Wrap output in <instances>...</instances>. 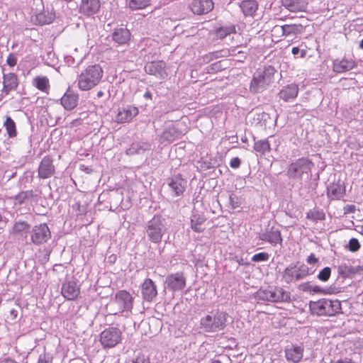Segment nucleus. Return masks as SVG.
<instances>
[{
	"mask_svg": "<svg viewBox=\"0 0 363 363\" xmlns=\"http://www.w3.org/2000/svg\"><path fill=\"white\" fill-rule=\"evenodd\" d=\"M104 71L99 65H89L78 77L77 84L79 89L89 91L99 84Z\"/></svg>",
	"mask_w": 363,
	"mask_h": 363,
	"instance_id": "1",
	"label": "nucleus"
},
{
	"mask_svg": "<svg viewBox=\"0 0 363 363\" xmlns=\"http://www.w3.org/2000/svg\"><path fill=\"white\" fill-rule=\"evenodd\" d=\"M309 307L313 314L319 316H333L342 313L341 302L337 299L321 298L311 301Z\"/></svg>",
	"mask_w": 363,
	"mask_h": 363,
	"instance_id": "2",
	"label": "nucleus"
},
{
	"mask_svg": "<svg viewBox=\"0 0 363 363\" xmlns=\"http://www.w3.org/2000/svg\"><path fill=\"white\" fill-rule=\"evenodd\" d=\"M276 72L273 66L268 65L264 67L263 71L256 73L250 82V91L258 93L266 89L274 82Z\"/></svg>",
	"mask_w": 363,
	"mask_h": 363,
	"instance_id": "3",
	"label": "nucleus"
},
{
	"mask_svg": "<svg viewBox=\"0 0 363 363\" xmlns=\"http://www.w3.org/2000/svg\"><path fill=\"white\" fill-rule=\"evenodd\" d=\"M226 321V313L218 312L213 316L207 315L202 318L200 321V326L205 332L213 333L224 329Z\"/></svg>",
	"mask_w": 363,
	"mask_h": 363,
	"instance_id": "4",
	"label": "nucleus"
},
{
	"mask_svg": "<svg viewBox=\"0 0 363 363\" xmlns=\"http://www.w3.org/2000/svg\"><path fill=\"white\" fill-rule=\"evenodd\" d=\"M258 295L262 300L272 302H290V293L281 287H268L258 291Z\"/></svg>",
	"mask_w": 363,
	"mask_h": 363,
	"instance_id": "5",
	"label": "nucleus"
},
{
	"mask_svg": "<svg viewBox=\"0 0 363 363\" xmlns=\"http://www.w3.org/2000/svg\"><path fill=\"white\" fill-rule=\"evenodd\" d=\"M313 166L314 164L311 160L301 157L289 164L287 174L293 179H301L304 174H308Z\"/></svg>",
	"mask_w": 363,
	"mask_h": 363,
	"instance_id": "6",
	"label": "nucleus"
},
{
	"mask_svg": "<svg viewBox=\"0 0 363 363\" xmlns=\"http://www.w3.org/2000/svg\"><path fill=\"white\" fill-rule=\"evenodd\" d=\"M133 301L134 298L129 291L124 289L118 291L113 299V304L116 306L114 314L131 311Z\"/></svg>",
	"mask_w": 363,
	"mask_h": 363,
	"instance_id": "7",
	"label": "nucleus"
},
{
	"mask_svg": "<svg viewBox=\"0 0 363 363\" xmlns=\"http://www.w3.org/2000/svg\"><path fill=\"white\" fill-rule=\"evenodd\" d=\"M146 231L147 237L152 242L160 243L162 241L165 228L160 216H154L148 221Z\"/></svg>",
	"mask_w": 363,
	"mask_h": 363,
	"instance_id": "8",
	"label": "nucleus"
},
{
	"mask_svg": "<svg viewBox=\"0 0 363 363\" xmlns=\"http://www.w3.org/2000/svg\"><path fill=\"white\" fill-rule=\"evenodd\" d=\"M122 340L121 330L116 327H109L104 330L99 335V341L105 349L113 348Z\"/></svg>",
	"mask_w": 363,
	"mask_h": 363,
	"instance_id": "9",
	"label": "nucleus"
},
{
	"mask_svg": "<svg viewBox=\"0 0 363 363\" xmlns=\"http://www.w3.org/2000/svg\"><path fill=\"white\" fill-rule=\"evenodd\" d=\"M165 287L171 292L182 291L186 286V277L183 272H177L167 276Z\"/></svg>",
	"mask_w": 363,
	"mask_h": 363,
	"instance_id": "10",
	"label": "nucleus"
},
{
	"mask_svg": "<svg viewBox=\"0 0 363 363\" xmlns=\"http://www.w3.org/2000/svg\"><path fill=\"white\" fill-rule=\"evenodd\" d=\"M51 238V232L46 223L35 225L30 231V240L35 245H42Z\"/></svg>",
	"mask_w": 363,
	"mask_h": 363,
	"instance_id": "11",
	"label": "nucleus"
},
{
	"mask_svg": "<svg viewBox=\"0 0 363 363\" xmlns=\"http://www.w3.org/2000/svg\"><path fill=\"white\" fill-rule=\"evenodd\" d=\"M308 274L309 270L307 266L301 265L297 267L295 265H291L284 269L282 274V279L286 283L289 284L294 279L299 280L303 279Z\"/></svg>",
	"mask_w": 363,
	"mask_h": 363,
	"instance_id": "12",
	"label": "nucleus"
},
{
	"mask_svg": "<svg viewBox=\"0 0 363 363\" xmlns=\"http://www.w3.org/2000/svg\"><path fill=\"white\" fill-rule=\"evenodd\" d=\"M19 85V79L14 72L3 74L2 89L0 101L5 96H9L11 92L17 90Z\"/></svg>",
	"mask_w": 363,
	"mask_h": 363,
	"instance_id": "13",
	"label": "nucleus"
},
{
	"mask_svg": "<svg viewBox=\"0 0 363 363\" xmlns=\"http://www.w3.org/2000/svg\"><path fill=\"white\" fill-rule=\"evenodd\" d=\"M81 294L80 285L74 279L65 281L61 287L62 296L68 301L77 300Z\"/></svg>",
	"mask_w": 363,
	"mask_h": 363,
	"instance_id": "14",
	"label": "nucleus"
},
{
	"mask_svg": "<svg viewBox=\"0 0 363 363\" xmlns=\"http://www.w3.org/2000/svg\"><path fill=\"white\" fill-rule=\"evenodd\" d=\"M38 173V177L42 179L50 178L55 174V167L50 156L47 155L42 159L39 164Z\"/></svg>",
	"mask_w": 363,
	"mask_h": 363,
	"instance_id": "15",
	"label": "nucleus"
},
{
	"mask_svg": "<svg viewBox=\"0 0 363 363\" xmlns=\"http://www.w3.org/2000/svg\"><path fill=\"white\" fill-rule=\"evenodd\" d=\"M143 298L147 302H151L157 296V289L155 283L150 278L144 280L141 285Z\"/></svg>",
	"mask_w": 363,
	"mask_h": 363,
	"instance_id": "16",
	"label": "nucleus"
},
{
	"mask_svg": "<svg viewBox=\"0 0 363 363\" xmlns=\"http://www.w3.org/2000/svg\"><path fill=\"white\" fill-rule=\"evenodd\" d=\"M214 3L212 0H193L189 5L191 11L197 15H202L211 11Z\"/></svg>",
	"mask_w": 363,
	"mask_h": 363,
	"instance_id": "17",
	"label": "nucleus"
},
{
	"mask_svg": "<svg viewBox=\"0 0 363 363\" xmlns=\"http://www.w3.org/2000/svg\"><path fill=\"white\" fill-rule=\"evenodd\" d=\"M100 7V0H81L79 12L84 16H90L96 13Z\"/></svg>",
	"mask_w": 363,
	"mask_h": 363,
	"instance_id": "18",
	"label": "nucleus"
},
{
	"mask_svg": "<svg viewBox=\"0 0 363 363\" xmlns=\"http://www.w3.org/2000/svg\"><path fill=\"white\" fill-rule=\"evenodd\" d=\"M139 113V110L135 106H128L119 109L116 117L115 121L118 123H129L132 119Z\"/></svg>",
	"mask_w": 363,
	"mask_h": 363,
	"instance_id": "19",
	"label": "nucleus"
},
{
	"mask_svg": "<svg viewBox=\"0 0 363 363\" xmlns=\"http://www.w3.org/2000/svg\"><path fill=\"white\" fill-rule=\"evenodd\" d=\"M304 348L301 345H291L285 348L286 360L291 363H298L303 357Z\"/></svg>",
	"mask_w": 363,
	"mask_h": 363,
	"instance_id": "20",
	"label": "nucleus"
},
{
	"mask_svg": "<svg viewBox=\"0 0 363 363\" xmlns=\"http://www.w3.org/2000/svg\"><path fill=\"white\" fill-rule=\"evenodd\" d=\"M345 186L340 180L330 184L327 187V196L331 200L340 199L345 196Z\"/></svg>",
	"mask_w": 363,
	"mask_h": 363,
	"instance_id": "21",
	"label": "nucleus"
},
{
	"mask_svg": "<svg viewBox=\"0 0 363 363\" xmlns=\"http://www.w3.org/2000/svg\"><path fill=\"white\" fill-rule=\"evenodd\" d=\"M261 239L273 245H276L277 244L281 245L283 242L281 231L274 227H272L269 230L264 233L261 235Z\"/></svg>",
	"mask_w": 363,
	"mask_h": 363,
	"instance_id": "22",
	"label": "nucleus"
},
{
	"mask_svg": "<svg viewBox=\"0 0 363 363\" xmlns=\"http://www.w3.org/2000/svg\"><path fill=\"white\" fill-rule=\"evenodd\" d=\"M303 27L301 24H286L279 26H274L272 32L281 33L282 35L289 36L297 35L303 31Z\"/></svg>",
	"mask_w": 363,
	"mask_h": 363,
	"instance_id": "23",
	"label": "nucleus"
},
{
	"mask_svg": "<svg viewBox=\"0 0 363 363\" xmlns=\"http://www.w3.org/2000/svg\"><path fill=\"white\" fill-rule=\"evenodd\" d=\"M357 65L352 59L343 58L341 60H336L333 63V69L337 73H343L352 69Z\"/></svg>",
	"mask_w": 363,
	"mask_h": 363,
	"instance_id": "24",
	"label": "nucleus"
},
{
	"mask_svg": "<svg viewBox=\"0 0 363 363\" xmlns=\"http://www.w3.org/2000/svg\"><path fill=\"white\" fill-rule=\"evenodd\" d=\"M298 86L296 84H288L282 88L279 93V96L284 101H289L296 98L298 94Z\"/></svg>",
	"mask_w": 363,
	"mask_h": 363,
	"instance_id": "25",
	"label": "nucleus"
},
{
	"mask_svg": "<svg viewBox=\"0 0 363 363\" xmlns=\"http://www.w3.org/2000/svg\"><path fill=\"white\" fill-rule=\"evenodd\" d=\"M186 182L180 174L171 179L168 185L174 191V196H179L184 194Z\"/></svg>",
	"mask_w": 363,
	"mask_h": 363,
	"instance_id": "26",
	"label": "nucleus"
},
{
	"mask_svg": "<svg viewBox=\"0 0 363 363\" xmlns=\"http://www.w3.org/2000/svg\"><path fill=\"white\" fill-rule=\"evenodd\" d=\"M78 104V95L67 91L61 98V104L67 110L74 109Z\"/></svg>",
	"mask_w": 363,
	"mask_h": 363,
	"instance_id": "27",
	"label": "nucleus"
},
{
	"mask_svg": "<svg viewBox=\"0 0 363 363\" xmlns=\"http://www.w3.org/2000/svg\"><path fill=\"white\" fill-rule=\"evenodd\" d=\"M281 4L291 12L305 11L306 3L304 0H281Z\"/></svg>",
	"mask_w": 363,
	"mask_h": 363,
	"instance_id": "28",
	"label": "nucleus"
},
{
	"mask_svg": "<svg viewBox=\"0 0 363 363\" xmlns=\"http://www.w3.org/2000/svg\"><path fill=\"white\" fill-rule=\"evenodd\" d=\"M130 38L129 30L124 28H116L112 34L113 40L118 45L127 43Z\"/></svg>",
	"mask_w": 363,
	"mask_h": 363,
	"instance_id": "29",
	"label": "nucleus"
},
{
	"mask_svg": "<svg viewBox=\"0 0 363 363\" xmlns=\"http://www.w3.org/2000/svg\"><path fill=\"white\" fill-rule=\"evenodd\" d=\"M240 8L245 16H253L258 9V4L255 0H244Z\"/></svg>",
	"mask_w": 363,
	"mask_h": 363,
	"instance_id": "30",
	"label": "nucleus"
},
{
	"mask_svg": "<svg viewBox=\"0 0 363 363\" xmlns=\"http://www.w3.org/2000/svg\"><path fill=\"white\" fill-rule=\"evenodd\" d=\"M206 218L203 214L194 213L191 218V228L196 233H202L204 230L203 225Z\"/></svg>",
	"mask_w": 363,
	"mask_h": 363,
	"instance_id": "31",
	"label": "nucleus"
},
{
	"mask_svg": "<svg viewBox=\"0 0 363 363\" xmlns=\"http://www.w3.org/2000/svg\"><path fill=\"white\" fill-rule=\"evenodd\" d=\"M32 84L36 89L45 93H48L50 89V81L45 76L35 77L33 79Z\"/></svg>",
	"mask_w": 363,
	"mask_h": 363,
	"instance_id": "32",
	"label": "nucleus"
},
{
	"mask_svg": "<svg viewBox=\"0 0 363 363\" xmlns=\"http://www.w3.org/2000/svg\"><path fill=\"white\" fill-rule=\"evenodd\" d=\"M253 149L261 155H264L271 151V144L267 139L255 141Z\"/></svg>",
	"mask_w": 363,
	"mask_h": 363,
	"instance_id": "33",
	"label": "nucleus"
},
{
	"mask_svg": "<svg viewBox=\"0 0 363 363\" xmlns=\"http://www.w3.org/2000/svg\"><path fill=\"white\" fill-rule=\"evenodd\" d=\"M30 228V224L26 221L16 222L13 226L12 233L14 235L26 237Z\"/></svg>",
	"mask_w": 363,
	"mask_h": 363,
	"instance_id": "34",
	"label": "nucleus"
},
{
	"mask_svg": "<svg viewBox=\"0 0 363 363\" xmlns=\"http://www.w3.org/2000/svg\"><path fill=\"white\" fill-rule=\"evenodd\" d=\"M3 125L9 138H14L17 136L18 131L16 122L10 116L6 117Z\"/></svg>",
	"mask_w": 363,
	"mask_h": 363,
	"instance_id": "35",
	"label": "nucleus"
},
{
	"mask_svg": "<svg viewBox=\"0 0 363 363\" xmlns=\"http://www.w3.org/2000/svg\"><path fill=\"white\" fill-rule=\"evenodd\" d=\"M337 272L341 277L347 278L354 275L357 269L352 267L349 262H345L338 266Z\"/></svg>",
	"mask_w": 363,
	"mask_h": 363,
	"instance_id": "36",
	"label": "nucleus"
},
{
	"mask_svg": "<svg viewBox=\"0 0 363 363\" xmlns=\"http://www.w3.org/2000/svg\"><path fill=\"white\" fill-rule=\"evenodd\" d=\"M306 218L314 222L324 220L325 219V214L323 210L313 209L306 213Z\"/></svg>",
	"mask_w": 363,
	"mask_h": 363,
	"instance_id": "37",
	"label": "nucleus"
},
{
	"mask_svg": "<svg viewBox=\"0 0 363 363\" xmlns=\"http://www.w3.org/2000/svg\"><path fill=\"white\" fill-rule=\"evenodd\" d=\"M236 32L235 28L234 26H226V27H220L216 30V34L217 38L220 39H223L227 35L235 33Z\"/></svg>",
	"mask_w": 363,
	"mask_h": 363,
	"instance_id": "38",
	"label": "nucleus"
},
{
	"mask_svg": "<svg viewBox=\"0 0 363 363\" xmlns=\"http://www.w3.org/2000/svg\"><path fill=\"white\" fill-rule=\"evenodd\" d=\"M34 196L33 190L22 191L15 196V201L18 204H22Z\"/></svg>",
	"mask_w": 363,
	"mask_h": 363,
	"instance_id": "39",
	"label": "nucleus"
},
{
	"mask_svg": "<svg viewBox=\"0 0 363 363\" xmlns=\"http://www.w3.org/2000/svg\"><path fill=\"white\" fill-rule=\"evenodd\" d=\"M161 138L169 143H172L177 138V130L174 128H169L162 133Z\"/></svg>",
	"mask_w": 363,
	"mask_h": 363,
	"instance_id": "40",
	"label": "nucleus"
},
{
	"mask_svg": "<svg viewBox=\"0 0 363 363\" xmlns=\"http://www.w3.org/2000/svg\"><path fill=\"white\" fill-rule=\"evenodd\" d=\"M150 5V0H130L129 6L132 9L138 10L146 8Z\"/></svg>",
	"mask_w": 363,
	"mask_h": 363,
	"instance_id": "41",
	"label": "nucleus"
},
{
	"mask_svg": "<svg viewBox=\"0 0 363 363\" xmlns=\"http://www.w3.org/2000/svg\"><path fill=\"white\" fill-rule=\"evenodd\" d=\"M305 290L313 294H327L328 293L327 289H325L318 285H308Z\"/></svg>",
	"mask_w": 363,
	"mask_h": 363,
	"instance_id": "42",
	"label": "nucleus"
},
{
	"mask_svg": "<svg viewBox=\"0 0 363 363\" xmlns=\"http://www.w3.org/2000/svg\"><path fill=\"white\" fill-rule=\"evenodd\" d=\"M331 274V270L330 267L323 268L318 274V278L322 281H326L329 279Z\"/></svg>",
	"mask_w": 363,
	"mask_h": 363,
	"instance_id": "43",
	"label": "nucleus"
},
{
	"mask_svg": "<svg viewBox=\"0 0 363 363\" xmlns=\"http://www.w3.org/2000/svg\"><path fill=\"white\" fill-rule=\"evenodd\" d=\"M269 258V255L267 252H262L255 254L252 257V261L255 262L267 261Z\"/></svg>",
	"mask_w": 363,
	"mask_h": 363,
	"instance_id": "44",
	"label": "nucleus"
},
{
	"mask_svg": "<svg viewBox=\"0 0 363 363\" xmlns=\"http://www.w3.org/2000/svg\"><path fill=\"white\" fill-rule=\"evenodd\" d=\"M360 248V245L357 239L351 238L349 241V250L351 252H357Z\"/></svg>",
	"mask_w": 363,
	"mask_h": 363,
	"instance_id": "45",
	"label": "nucleus"
},
{
	"mask_svg": "<svg viewBox=\"0 0 363 363\" xmlns=\"http://www.w3.org/2000/svg\"><path fill=\"white\" fill-rule=\"evenodd\" d=\"M17 57L14 53H9L6 58V64L10 67H13L17 64Z\"/></svg>",
	"mask_w": 363,
	"mask_h": 363,
	"instance_id": "46",
	"label": "nucleus"
},
{
	"mask_svg": "<svg viewBox=\"0 0 363 363\" xmlns=\"http://www.w3.org/2000/svg\"><path fill=\"white\" fill-rule=\"evenodd\" d=\"M134 363H150V361L148 357L144 354H140L135 358Z\"/></svg>",
	"mask_w": 363,
	"mask_h": 363,
	"instance_id": "47",
	"label": "nucleus"
},
{
	"mask_svg": "<svg viewBox=\"0 0 363 363\" xmlns=\"http://www.w3.org/2000/svg\"><path fill=\"white\" fill-rule=\"evenodd\" d=\"M241 164V160L238 157H233L230 161V166L233 169L240 167Z\"/></svg>",
	"mask_w": 363,
	"mask_h": 363,
	"instance_id": "48",
	"label": "nucleus"
},
{
	"mask_svg": "<svg viewBox=\"0 0 363 363\" xmlns=\"http://www.w3.org/2000/svg\"><path fill=\"white\" fill-rule=\"evenodd\" d=\"M223 69L222 67V65H221V61H218L215 63H213L211 66H210V69H208L209 70H211V71H213V72H218V71H220Z\"/></svg>",
	"mask_w": 363,
	"mask_h": 363,
	"instance_id": "49",
	"label": "nucleus"
},
{
	"mask_svg": "<svg viewBox=\"0 0 363 363\" xmlns=\"http://www.w3.org/2000/svg\"><path fill=\"white\" fill-rule=\"evenodd\" d=\"M307 262L310 264H315L318 262V259L315 257V254L311 253L306 259Z\"/></svg>",
	"mask_w": 363,
	"mask_h": 363,
	"instance_id": "50",
	"label": "nucleus"
},
{
	"mask_svg": "<svg viewBox=\"0 0 363 363\" xmlns=\"http://www.w3.org/2000/svg\"><path fill=\"white\" fill-rule=\"evenodd\" d=\"M38 363H52V360L45 354H44L40 357Z\"/></svg>",
	"mask_w": 363,
	"mask_h": 363,
	"instance_id": "51",
	"label": "nucleus"
},
{
	"mask_svg": "<svg viewBox=\"0 0 363 363\" xmlns=\"http://www.w3.org/2000/svg\"><path fill=\"white\" fill-rule=\"evenodd\" d=\"M0 363H17L14 359L7 357L0 359Z\"/></svg>",
	"mask_w": 363,
	"mask_h": 363,
	"instance_id": "52",
	"label": "nucleus"
},
{
	"mask_svg": "<svg viewBox=\"0 0 363 363\" xmlns=\"http://www.w3.org/2000/svg\"><path fill=\"white\" fill-rule=\"evenodd\" d=\"M144 98L146 99H148V100H152V93L150 91H147L144 94Z\"/></svg>",
	"mask_w": 363,
	"mask_h": 363,
	"instance_id": "53",
	"label": "nucleus"
},
{
	"mask_svg": "<svg viewBox=\"0 0 363 363\" xmlns=\"http://www.w3.org/2000/svg\"><path fill=\"white\" fill-rule=\"evenodd\" d=\"M300 52V49L298 47H294L291 50V52L293 55H296L298 54Z\"/></svg>",
	"mask_w": 363,
	"mask_h": 363,
	"instance_id": "54",
	"label": "nucleus"
},
{
	"mask_svg": "<svg viewBox=\"0 0 363 363\" xmlns=\"http://www.w3.org/2000/svg\"><path fill=\"white\" fill-rule=\"evenodd\" d=\"M300 57L303 58L306 57L307 54V51L306 50H300Z\"/></svg>",
	"mask_w": 363,
	"mask_h": 363,
	"instance_id": "55",
	"label": "nucleus"
},
{
	"mask_svg": "<svg viewBox=\"0 0 363 363\" xmlns=\"http://www.w3.org/2000/svg\"><path fill=\"white\" fill-rule=\"evenodd\" d=\"M207 57H209L210 60H212L213 57H217L216 53H210Z\"/></svg>",
	"mask_w": 363,
	"mask_h": 363,
	"instance_id": "56",
	"label": "nucleus"
},
{
	"mask_svg": "<svg viewBox=\"0 0 363 363\" xmlns=\"http://www.w3.org/2000/svg\"><path fill=\"white\" fill-rule=\"evenodd\" d=\"M98 98H100L104 96V92L102 91H99L96 94Z\"/></svg>",
	"mask_w": 363,
	"mask_h": 363,
	"instance_id": "57",
	"label": "nucleus"
},
{
	"mask_svg": "<svg viewBox=\"0 0 363 363\" xmlns=\"http://www.w3.org/2000/svg\"><path fill=\"white\" fill-rule=\"evenodd\" d=\"M358 232L363 236V225L359 227Z\"/></svg>",
	"mask_w": 363,
	"mask_h": 363,
	"instance_id": "58",
	"label": "nucleus"
},
{
	"mask_svg": "<svg viewBox=\"0 0 363 363\" xmlns=\"http://www.w3.org/2000/svg\"><path fill=\"white\" fill-rule=\"evenodd\" d=\"M349 208H350V212H354L355 210V206L352 205V206H349Z\"/></svg>",
	"mask_w": 363,
	"mask_h": 363,
	"instance_id": "59",
	"label": "nucleus"
},
{
	"mask_svg": "<svg viewBox=\"0 0 363 363\" xmlns=\"http://www.w3.org/2000/svg\"><path fill=\"white\" fill-rule=\"evenodd\" d=\"M359 48L363 50V39L360 41Z\"/></svg>",
	"mask_w": 363,
	"mask_h": 363,
	"instance_id": "60",
	"label": "nucleus"
},
{
	"mask_svg": "<svg viewBox=\"0 0 363 363\" xmlns=\"http://www.w3.org/2000/svg\"><path fill=\"white\" fill-rule=\"evenodd\" d=\"M211 363H222V362H221L220 360L216 359V360H213V361H212V362H211Z\"/></svg>",
	"mask_w": 363,
	"mask_h": 363,
	"instance_id": "61",
	"label": "nucleus"
},
{
	"mask_svg": "<svg viewBox=\"0 0 363 363\" xmlns=\"http://www.w3.org/2000/svg\"><path fill=\"white\" fill-rule=\"evenodd\" d=\"M77 363H85V362H83V361H79V362H77Z\"/></svg>",
	"mask_w": 363,
	"mask_h": 363,
	"instance_id": "62",
	"label": "nucleus"
},
{
	"mask_svg": "<svg viewBox=\"0 0 363 363\" xmlns=\"http://www.w3.org/2000/svg\"><path fill=\"white\" fill-rule=\"evenodd\" d=\"M1 220H2V216H1V215L0 214V222L1 221Z\"/></svg>",
	"mask_w": 363,
	"mask_h": 363,
	"instance_id": "63",
	"label": "nucleus"
}]
</instances>
